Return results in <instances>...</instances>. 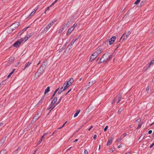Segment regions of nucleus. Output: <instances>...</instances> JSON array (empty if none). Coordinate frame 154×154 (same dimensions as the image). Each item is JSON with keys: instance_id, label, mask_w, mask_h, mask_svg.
I'll list each match as a JSON object with an SVG mask.
<instances>
[{"instance_id": "f257e3e1", "label": "nucleus", "mask_w": 154, "mask_h": 154, "mask_svg": "<svg viewBox=\"0 0 154 154\" xmlns=\"http://www.w3.org/2000/svg\"><path fill=\"white\" fill-rule=\"evenodd\" d=\"M112 57V54H111L109 53H106L104 54L102 57L99 63L100 64L103 62L107 63L109 61V60L111 59Z\"/></svg>"}, {"instance_id": "f03ea898", "label": "nucleus", "mask_w": 154, "mask_h": 154, "mask_svg": "<svg viewBox=\"0 0 154 154\" xmlns=\"http://www.w3.org/2000/svg\"><path fill=\"white\" fill-rule=\"evenodd\" d=\"M56 20H53L50 22L46 26L45 28L42 31V33H44V32H46L48 29L52 26L55 22H56Z\"/></svg>"}, {"instance_id": "7ed1b4c3", "label": "nucleus", "mask_w": 154, "mask_h": 154, "mask_svg": "<svg viewBox=\"0 0 154 154\" xmlns=\"http://www.w3.org/2000/svg\"><path fill=\"white\" fill-rule=\"evenodd\" d=\"M122 97V95L119 94L117 96H116L113 100V101L112 102V103L113 104L114 102H116L117 99H118V101L117 102V103H119L121 100V99Z\"/></svg>"}, {"instance_id": "20e7f679", "label": "nucleus", "mask_w": 154, "mask_h": 154, "mask_svg": "<svg viewBox=\"0 0 154 154\" xmlns=\"http://www.w3.org/2000/svg\"><path fill=\"white\" fill-rule=\"evenodd\" d=\"M19 23L18 22L14 23H13L10 26V29H11L12 31L15 29L16 28L19 26Z\"/></svg>"}, {"instance_id": "39448f33", "label": "nucleus", "mask_w": 154, "mask_h": 154, "mask_svg": "<svg viewBox=\"0 0 154 154\" xmlns=\"http://www.w3.org/2000/svg\"><path fill=\"white\" fill-rule=\"evenodd\" d=\"M23 42V39L18 40L13 45V46L14 47L17 48Z\"/></svg>"}, {"instance_id": "423d86ee", "label": "nucleus", "mask_w": 154, "mask_h": 154, "mask_svg": "<svg viewBox=\"0 0 154 154\" xmlns=\"http://www.w3.org/2000/svg\"><path fill=\"white\" fill-rule=\"evenodd\" d=\"M116 38V37L115 36H113L109 40V45H111L112 44L115 40Z\"/></svg>"}, {"instance_id": "0eeeda50", "label": "nucleus", "mask_w": 154, "mask_h": 154, "mask_svg": "<svg viewBox=\"0 0 154 154\" xmlns=\"http://www.w3.org/2000/svg\"><path fill=\"white\" fill-rule=\"evenodd\" d=\"M130 33H131L129 32L127 34H126L125 33L124 34H123V36L121 38L120 40L122 38V36H123L124 38L123 41H124L125 40L127 39L128 38Z\"/></svg>"}, {"instance_id": "6e6552de", "label": "nucleus", "mask_w": 154, "mask_h": 154, "mask_svg": "<svg viewBox=\"0 0 154 154\" xmlns=\"http://www.w3.org/2000/svg\"><path fill=\"white\" fill-rule=\"evenodd\" d=\"M113 139V137L112 135H111L107 143V146L110 145L112 143V141Z\"/></svg>"}, {"instance_id": "1a4fd4ad", "label": "nucleus", "mask_w": 154, "mask_h": 154, "mask_svg": "<svg viewBox=\"0 0 154 154\" xmlns=\"http://www.w3.org/2000/svg\"><path fill=\"white\" fill-rule=\"evenodd\" d=\"M7 136H5L0 141V146H1L5 142Z\"/></svg>"}, {"instance_id": "9d476101", "label": "nucleus", "mask_w": 154, "mask_h": 154, "mask_svg": "<svg viewBox=\"0 0 154 154\" xmlns=\"http://www.w3.org/2000/svg\"><path fill=\"white\" fill-rule=\"evenodd\" d=\"M32 35V33H31L27 35L26 36L22 39L23 40V41L24 40V42L26 41L29 38H30V37Z\"/></svg>"}, {"instance_id": "9b49d317", "label": "nucleus", "mask_w": 154, "mask_h": 154, "mask_svg": "<svg viewBox=\"0 0 154 154\" xmlns=\"http://www.w3.org/2000/svg\"><path fill=\"white\" fill-rule=\"evenodd\" d=\"M29 26H28L26 27L24 29H23L22 30V31L18 33L19 35H20L21 34H22L24 32H25V31H26V29H27V28H28L29 27Z\"/></svg>"}, {"instance_id": "f8f14e48", "label": "nucleus", "mask_w": 154, "mask_h": 154, "mask_svg": "<svg viewBox=\"0 0 154 154\" xmlns=\"http://www.w3.org/2000/svg\"><path fill=\"white\" fill-rule=\"evenodd\" d=\"M32 63L30 62H29L25 64V66L23 69V70H24L26 68L28 67Z\"/></svg>"}, {"instance_id": "ddd939ff", "label": "nucleus", "mask_w": 154, "mask_h": 154, "mask_svg": "<svg viewBox=\"0 0 154 154\" xmlns=\"http://www.w3.org/2000/svg\"><path fill=\"white\" fill-rule=\"evenodd\" d=\"M44 72V71H42V69H41L39 68L37 72V74L38 75H41V74H42Z\"/></svg>"}, {"instance_id": "4468645a", "label": "nucleus", "mask_w": 154, "mask_h": 154, "mask_svg": "<svg viewBox=\"0 0 154 154\" xmlns=\"http://www.w3.org/2000/svg\"><path fill=\"white\" fill-rule=\"evenodd\" d=\"M73 30V28H72V27L69 28L67 31V33L66 35H68L69 34H70V33L72 31V30Z\"/></svg>"}, {"instance_id": "2eb2a0df", "label": "nucleus", "mask_w": 154, "mask_h": 154, "mask_svg": "<svg viewBox=\"0 0 154 154\" xmlns=\"http://www.w3.org/2000/svg\"><path fill=\"white\" fill-rule=\"evenodd\" d=\"M78 39V38H76L75 39H74L72 40L71 42L70 43V45L72 46L74 44L75 42V41Z\"/></svg>"}, {"instance_id": "dca6fc26", "label": "nucleus", "mask_w": 154, "mask_h": 154, "mask_svg": "<svg viewBox=\"0 0 154 154\" xmlns=\"http://www.w3.org/2000/svg\"><path fill=\"white\" fill-rule=\"evenodd\" d=\"M46 66L45 65L43 64L41 66L40 69H42V71H43L44 72V70L46 68Z\"/></svg>"}, {"instance_id": "f3484780", "label": "nucleus", "mask_w": 154, "mask_h": 154, "mask_svg": "<svg viewBox=\"0 0 154 154\" xmlns=\"http://www.w3.org/2000/svg\"><path fill=\"white\" fill-rule=\"evenodd\" d=\"M96 57L94 56V55L92 54L91 57L90 58V59L89 61L90 62H92L93 60H94Z\"/></svg>"}, {"instance_id": "a211bd4d", "label": "nucleus", "mask_w": 154, "mask_h": 154, "mask_svg": "<svg viewBox=\"0 0 154 154\" xmlns=\"http://www.w3.org/2000/svg\"><path fill=\"white\" fill-rule=\"evenodd\" d=\"M50 87L49 86L45 90L44 94H46L50 90Z\"/></svg>"}, {"instance_id": "6ab92c4d", "label": "nucleus", "mask_w": 154, "mask_h": 154, "mask_svg": "<svg viewBox=\"0 0 154 154\" xmlns=\"http://www.w3.org/2000/svg\"><path fill=\"white\" fill-rule=\"evenodd\" d=\"M154 64V58L149 63V66L146 67V69H148L149 68V66L151 65Z\"/></svg>"}, {"instance_id": "aec40b11", "label": "nucleus", "mask_w": 154, "mask_h": 154, "mask_svg": "<svg viewBox=\"0 0 154 154\" xmlns=\"http://www.w3.org/2000/svg\"><path fill=\"white\" fill-rule=\"evenodd\" d=\"M102 50V48H99L98 50H97L95 52L97 54H98L99 55L101 53Z\"/></svg>"}, {"instance_id": "412c9836", "label": "nucleus", "mask_w": 154, "mask_h": 154, "mask_svg": "<svg viewBox=\"0 0 154 154\" xmlns=\"http://www.w3.org/2000/svg\"><path fill=\"white\" fill-rule=\"evenodd\" d=\"M64 90L63 89V87H62V88H61L60 90H59L58 92V94H61L63 91H64Z\"/></svg>"}, {"instance_id": "4be33fe9", "label": "nucleus", "mask_w": 154, "mask_h": 154, "mask_svg": "<svg viewBox=\"0 0 154 154\" xmlns=\"http://www.w3.org/2000/svg\"><path fill=\"white\" fill-rule=\"evenodd\" d=\"M80 109H79L77 111L76 113L74 114V117H76L79 114V113L80 112Z\"/></svg>"}, {"instance_id": "5701e85b", "label": "nucleus", "mask_w": 154, "mask_h": 154, "mask_svg": "<svg viewBox=\"0 0 154 154\" xmlns=\"http://www.w3.org/2000/svg\"><path fill=\"white\" fill-rule=\"evenodd\" d=\"M7 150L6 149H5L2 150L0 152V154H6L7 153Z\"/></svg>"}, {"instance_id": "b1692460", "label": "nucleus", "mask_w": 154, "mask_h": 154, "mask_svg": "<svg viewBox=\"0 0 154 154\" xmlns=\"http://www.w3.org/2000/svg\"><path fill=\"white\" fill-rule=\"evenodd\" d=\"M54 103H53V102H51L49 106H50V107H51L52 108V109H51V110H52V109H53L55 107V106H53V105H54Z\"/></svg>"}, {"instance_id": "393cba45", "label": "nucleus", "mask_w": 154, "mask_h": 154, "mask_svg": "<svg viewBox=\"0 0 154 154\" xmlns=\"http://www.w3.org/2000/svg\"><path fill=\"white\" fill-rule=\"evenodd\" d=\"M59 88H58L54 92L53 95H52L51 97V99H52L53 98V97L55 96V94H56V93L57 92V91H58V90H59Z\"/></svg>"}, {"instance_id": "a878e982", "label": "nucleus", "mask_w": 154, "mask_h": 154, "mask_svg": "<svg viewBox=\"0 0 154 154\" xmlns=\"http://www.w3.org/2000/svg\"><path fill=\"white\" fill-rule=\"evenodd\" d=\"M73 78H71L69 79L68 82H69V83L70 84H72L73 82Z\"/></svg>"}, {"instance_id": "bb28decb", "label": "nucleus", "mask_w": 154, "mask_h": 154, "mask_svg": "<svg viewBox=\"0 0 154 154\" xmlns=\"http://www.w3.org/2000/svg\"><path fill=\"white\" fill-rule=\"evenodd\" d=\"M20 147H18L16 150L14 151L13 152L12 154H17V153L19 149H20Z\"/></svg>"}, {"instance_id": "cd10ccee", "label": "nucleus", "mask_w": 154, "mask_h": 154, "mask_svg": "<svg viewBox=\"0 0 154 154\" xmlns=\"http://www.w3.org/2000/svg\"><path fill=\"white\" fill-rule=\"evenodd\" d=\"M145 137L144 135L142 134L139 137V139L140 140V141H142Z\"/></svg>"}, {"instance_id": "c85d7f7f", "label": "nucleus", "mask_w": 154, "mask_h": 154, "mask_svg": "<svg viewBox=\"0 0 154 154\" xmlns=\"http://www.w3.org/2000/svg\"><path fill=\"white\" fill-rule=\"evenodd\" d=\"M63 89H64V91L66 89H67L68 87V86L66 85L65 83L63 85Z\"/></svg>"}, {"instance_id": "c756f323", "label": "nucleus", "mask_w": 154, "mask_h": 154, "mask_svg": "<svg viewBox=\"0 0 154 154\" xmlns=\"http://www.w3.org/2000/svg\"><path fill=\"white\" fill-rule=\"evenodd\" d=\"M57 98L56 97H55L52 100V102L54 103L57 102Z\"/></svg>"}, {"instance_id": "7c9ffc66", "label": "nucleus", "mask_w": 154, "mask_h": 154, "mask_svg": "<svg viewBox=\"0 0 154 154\" xmlns=\"http://www.w3.org/2000/svg\"><path fill=\"white\" fill-rule=\"evenodd\" d=\"M43 102V100H42L41 99L37 103V104H36L37 105H41L42 104Z\"/></svg>"}, {"instance_id": "2f4dec72", "label": "nucleus", "mask_w": 154, "mask_h": 154, "mask_svg": "<svg viewBox=\"0 0 154 154\" xmlns=\"http://www.w3.org/2000/svg\"><path fill=\"white\" fill-rule=\"evenodd\" d=\"M15 70V69H13V70L9 73V75L8 76V77H9L12 75V74L14 73Z\"/></svg>"}, {"instance_id": "473e14b6", "label": "nucleus", "mask_w": 154, "mask_h": 154, "mask_svg": "<svg viewBox=\"0 0 154 154\" xmlns=\"http://www.w3.org/2000/svg\"><path fill=\"white\" fill-rule=\"evenodd\" d=\"M38 114H37V115H35L34 118V119H35V121H36V120H37V119H38V118H39V117L38 116Z\"/></svg>"}, {"instance_id": "72a5a7b5", "label": "nucleus", "mask_w": 154, "mask_h": 154, "mask_svg": "<svg viewBox=\"0 0 154 154\" xmlns=\"http://www.w3.org/2000/svg\"><path fill=\"white\" fill-rule=\"evenodd\" d=\"M64 29V27H63L62 28L60 29L59 31V33H61Z\"/></svg>"}, {"instance_id": "f704fd0d", "label": "nucleus", "mask_w": 154, "mask_h": 154, "mask_svg": "<svg viewBox=\"0 0 154 154\" xmlns=\"http://www.w3.org/2000/svg\"><path fill=\"white\" fill-rule=\"evenodd\" d=\"M122 110H123V109L122 108H119V110H118V113L119 114H120L121 112L122 111Z\"/></svg>"}, {"instance_id": "c9c22d12", "label": "nucleus", "mask_w": 154, "mask_h": 154, "mask_svg": "<svg viewBox=\"0 0 154 154\" xmlns=\"http://www.w3.org/2000/svg\"><path fill=\"white\" fill-rule=\"evenodd\" d=\"M93 82H90L88 83V86H91V85H92L93 84Z\"/></svg>"}, {"instance_id": "e433bc0d", "label": "nucleus", "mask_w": 154, "mask_h": 154, "mask_svg": "<svg viewBox=\"0 0 154 154\" xmlns=\"http://www.w3.org/2000/svg\"><path fill=\"white\" fill-rule=\"evenodd\" d=\"M39 75H38L37 74V72H36L34 76L35 79H37Z\"/></svg>"}, {"instance_id": "4c0bfd02", "label": "nucleus", "mask_w": 154, "mask_h": 154, "mask_svg": "<svg viewBox=\"0 0 154 154\" xmlns=\"http://www.w3.org/2000/svg\"><path fill=\"white\" fill-rule=\"evenodd\" d=\"M140 0H137L134 3V4L135 5V4H138L140 1Z\"/></svg>"}, {"instance_id": "58836bf2", "label": "nucleus", "mask_w": 154, "mask_h": 154, "mask_svg": "<svg viewBox=\"0 0 154 154\" xmlns=\"http://www.w3.org/2000/svg\"><path fill=\"white\" fill-rule=\"evenodd\" d=\"M72 45L69 44L67 47V48H68L69 50H70L72 48Z\"/></svg>"}, {"instance_id": "ea45409f", "label": "nucleus", "mask_w": 154, "mask_h": 154, "mask_svg": "<svg viewBox=\"0 0 154 154\" xmlns=\"http://www.w3.org/2000/svg\"><path fill=\"white\" fill-rule=\"evenodd\" d=\"M35 13V11H33L31 13V14H30L29 16H32V15H33Z\"/></svg>"}, {"instance_id": "a19ab883", "label": "nucleus", "mask_w": 154, "mask_h": 154, "mask_svg": "<svg viewBox=\"0 0 154 154\" xmlns=\"http://www.w3.org/2000/svg\"><path fill=\"white\" fill-rule=\"evenodd\" d=\"M93 54V55H94V56L96 57H97V55H98V54H97L96 52H94L93 54Z\"/></svg>"}, {"instance_id": "79ce46f5", "label": "nucleus", "mask_w": 154, "mask_h": 154, "mask_svg": "<svg viewBox=\"0 0 154 154\" xmlns=\"http://www.w3.org/2000/svg\"><path fill=\"white\" fill-rule=\"evenodd\" d=\"M142 124H143V123H141V124H139V125H138V127H137V129H138L140 128L141 127V125H142Z\"/></svg>"}, {"instance_id": "37998d69", "label": "nucleus", "mask_w": 154, "mask_h": 154, "mask_svg": "<svg viewBox=\"0 0 154 154\" xmlns=\"http://www.w3.org/2000/svg\"><path fill=\"white\" fill-rule=\"evenodd\" d=\"M5 82V80L3 81L0 84V87H1L2 85L4 84V83Z\"/></svg>"}, {"instance_id": "c03bdc74", "label": "nucleus", "mask_w": 154, "mask_h": 154, "mask_svg": "<svg viewBox=\"0 0 154 154\" xmlns=\"http://www.w3.org/2000/svg\"><path fill=\"white\" fill-rule=\"evenodd\" d=\"M58 0H56L50 6H51L53 5L55 3H56Z\"/></svg>"}, {"instance_id": "a18cd8bd", "label": "nucleus", "mask_w": 154, "mask_h": 154, "mask_svg": "<svg viewBox=\"0 0 154 154\" xmlns=\"http://www.w3.org/2000/svg\"><path fill=\"white\" fill-rule=\"evenodd\" d=\"M67 82V83L66 84L68 86V87H69V86L70 85H72V84H70L69 83V82Z\"/></svg>"}, {"instance_id": "49530a36", "label": "nucleus", "mask_w": 154, "mask_h": 154, "mask_svg": "<svg viewBox=\"0 0 154 154\" xmlns=\"http://www.w3.org/2000/svg\"><path fill=\"white\" fill-rule=\"evenodd\" d=\"M149 89V86H148L147 88H146V91L147 92V93H148V92Z\"/></svg>"}, {"instance_id": "de8ad7c7", "label": "nucleus", "mask_w": 154, "mask_h": 154, "mask_svg": "<svg viewBox=\"0 0 154 154\" xmlns=\"http://www.w3.org/2000/svg\"><path fill=\"white\" fill-rule=\"evenodd\" d=\"M68 23L65 24L64 25V27H64V28L65 27H68Z\"/></svg>"}, {"instance_id": "09e8293b", "label": "nucleus", "mask_w": 154, "mask_h": 154, "mask_svg": "<svg viewBox=\"0 0 154 154\" xmlns=\"http://www.w3.org/2000/svg\"><path fill=\"white\" fill-rule=\"evenodd\" d=\"M76 25H77V24L76 23H75L73 25V26L72 27H71L73 28V29H74V28L75 27V26H76Z\"/></svg>"}, {"instance_id": "8fccbe9b", "label": "nucleus", "mask_w": 154, "mask_h": 154, "mask_svg": "<svg viewBox=\"0 0 154 154\" xmlns=\"http://www.w3.org/2000/svg\"><path fill=\"white\" fill-rule=\"evenodd\" d=\"M42 141V139H40L38 142V145Z\"/></svg>"}, {"instance_id": "3c124183", "label": "nucleus", "mask_w": 154, "mask_h": 154, "mask_svg": "<svg viewBox=\"0 0 154 154\" xmlns=\"http://www.w3.org/2000/svg\"><path fill=\"white\" fill-rule=\"evenodd\" d=\"M108 128V127L107 126H106V127H105V128H104V131H106Z\"/></svg>"}, {"instance_id": "603ef678", "label": "nucleus", "mask_w": 154, "mask_h": 154, "mask_svg": "<svg viewBox=\"0 0 154 154\" xmlns=\"http://www.w3.org/2000/svg\"><path fill=\"white\" fill-rule=\"evenodd\" d=\"M61 98H60V99L59 100V101H58V102L57 103H56V105L60 103V102L61 101Z\"/></svg>"}, {"instance_id": "864d4df0", "label": "nucleus", "mask_w": 154, "mask_h": 154, "mask_svg": "<svg viewBox=\"0 0 154 154\" xmlns=\"http://www.w3.org/2000/svg\"><path fill=\"white\" fill-rule=\"evenodd\" d=\"M122 139L121 137L119 138H118L117 139V141L118 142H119L120 141V140H122Z\"/></svg>"}, {"instance_id": "5fc2aeb1", "label": "nucleus", "mask_w": 154, "mask_h": 154, "mask_svg": "<svg viewBox=\"0 0 154 154\" xmlns=\"http://www.w3.org/2000/svg\"><path fill=\"white\" fill-rule=\"evenodd\" d=\"M97 137V135H96V134H94V137H93V139H94V140H95V139H96V138Z\"/></svg>"}, {"instance_id": "6e6d98bb", "label": "nucleus", "mask_w": 154, "mask_h": 154, "mask_svg": "<svg viewBox=\"0 0 154 154\" xmlns=\"http://www.w3.org/2000/svg\"><path fill=\"white\" fill-rule=\"evenodd\" d=\"M146 1H145V0H143V1L141 2V4H143Z\"/></svg>"}, {"instance_id": "4d7b16f0", "label": "nucleus", "mask_w": 154, "mask_h": 154, "mask_svg": "<svg viewBox=\"0 0 154 154\" xmlns=\"http://www.w3.org/2000/svg\"><path fill=\"white\" fill-rule=\"evenodd\" d=\"M48 132H47L46 133H44V134L43 135L44 136H45L48 135Z\"/></svg>"}, {"instance_id": "13d9d810", "label": "nucleus", "mask_w": 154, "mask_h": 154, "mask_svg": "<svg viewBox=\"0 0 154 154\" xmlns=\"http://www.w3.org/2000/svg\"><path fill=\"white\" fill-rule=\"evenodd\" d=\"M71 90V89H70L68 91V92L66 93V95L67 94L69 93Z\"/></svg>"}, {"instance_id": "bf43d9fd", "label": "nucleus", "mask_w": 154, "mask_h": 154, "mask_svg": "<svg viewBox=\"0 0 154 154\" xmlns=\"http://www.w3.org/2000/svg\"><path fill=\"white\" fill-rule=\"evenodd\" d=\"M84 153L85 154H87L88 153V151L87 150H85L84 152Z\"/></svg>"}, {"instance_id": "052dcab7", "label": "nucleus", "mask_w": 154, "mask_h": 154, "mask_svg": "<svg viewBox=\"0 0 154 154\" xmlns=\"http://www.w3.org/2000/svg\"><path fill=\"white\" fill-rule=\"evenodd\" d=\"M140 121V119H138L136 120V122H137L138 123Z\"/></svg>"}, {"instance_id": "680f3d73", "label": "nucleus", "mask_w": 154, "mask_h": 154, "mask_svg": "<svg viewBox=\"0 0 154 154\" xmlns=\"http://www.w3.org/2000/svg\"><path fill=\"white\" fill-rule=\"evenodd\" d=\"M154 145V143H153L149 147L150 148H151Z\"/></svg>"}, {"instance_id": "e2e57ef3", "label": "nucleus", "mask_w": 154, "mask_h": 154, "mask_svg": "<svg viewBox=\"0 0 154 154\" xmlns=\"http://www.w3.org/2000/svg\"><path fill=\"white\" fill-rule=\"evenodd\" d=\"M152 131L151 130H149V131H148V134H151V133H152Z\"/></svg>"}, {"instance_id": "0e129e2a", "label": "nucleus", "mask_w": 154, "mask_h": 154, "mask_svg": "<svg viewBox=\"0 0 154 154\" xmlns=\"http://www.w3.org/2000/svg\"><path fill=\"white\" fill-rule=\"evenodd\" d=\"M45 95H44L42 96V98H41V99L42 100H43L45 98Z\"/></svg>"}, {"instance_id": "69168bd1", "label": "nucleus", "mask_w": 154, "mask_h": 154, "mask_svg": "<svg viewBox=\"0 0 154 154\" xmlns=\"http://www.w3.org/2000/svg\"><path fill=\"white\" fill-rule=\"evenodd\" d=\"M51 6H49V7H48L47 8H46V9L45 10V11H46L48 10L49 8L51 7Z\"/></svg>"}, {"instance_id": "338daca9", "label": "nucleus", "mask_w": 154, "mask_h": 154, "mask_svg": "<svg viewBox=\"0 0 154 154\" xmlns=\"http://www.w3.org/2000/svg\"><path fill=\"white\" fill-rule=\"evenodd\" d=\"M52 108L51 107H50V106H49L47 108V110H49L51 108Z\"/></svg>"}, {"instance_id": "774afa93", "label": "nucleus", "mask_w": 154, "mask_h": 154, "mask_svg": "<svg viewBox=\"0 0 154 154\" xmlns=\"http://www.w3.org/2000/svg\"><path fill=\"white\" fill-rule=\"evenodd\" d=\"M93 128V126H91L90 128H89L88 129V131H90L91 130V129Z\"/></svg>"}]
</instances>
